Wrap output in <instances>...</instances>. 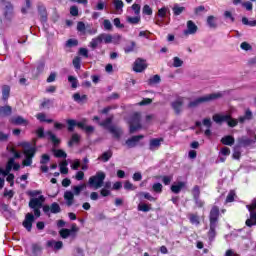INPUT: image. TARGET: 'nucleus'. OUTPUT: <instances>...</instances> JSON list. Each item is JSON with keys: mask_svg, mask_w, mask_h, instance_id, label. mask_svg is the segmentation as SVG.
Returning <instances> with one entry per match:
<instances>
[{"mask_svg": "<svg viewBox=\"0 0 256 256\" xmlns=\"http://www.w3.org/2000/svg\"><path fill=\"white\" fill-rule=\"evenodd\" d=\"M221 97H223V94L221 92L211 93L205 96L198 97L195 100L190 101L188 103V109H195V107H199L201 103H209L211 101H216V99H221Z\"/></svg>", "mask_w": 256, "mask_h": 256, "instance_id": "1", "label": "nucleus"}, {"mask_svg": "<svg viewBox=\"0 0 256 256\" xmlns=\"http://www.w3.org/2000/svg\"><path fill=\"white\" fill-rule=\"evenodd\" d=\"M36 135L38 139H45V135H46L48 141H51L54 147H58V145H61V139H59L57 135H55L51 130H48L45 133V128L40 127L36 130Z\"/></svg>", "mask_w": 256, "mask_h": 256, "instance_id": "2", "label": "nucleus"}, {"mask_svg": "<svg viewBox=\"0 0 256 256\" xmlns=\"http://www.w3.org/2000/svg\"><path fill=\"white\" fill-rule=\"evenodd\" d=\"M213 122L214 123H227L228 127H237L239 125V121L235 118H233V116H231L230 114H226V115H221V114H214L212 116Z\"/></svg>", "mask_w": 256, "mask_h": 256, "instance_id": "3", "label": "nucleus"}, {"mask_svg": "<svg viewBox=\"0 0 256 256\" xmlns=\"http://www.w3.org/2000/svg\"><path fill=\"white\" fill-rule=\"evenodd\" d=\"M43 203H45V196L40 195L38 198H31L29 201V208L34 211L36 218L41 217V209H43Z\"/></svg>", "mask_w": 256, "mask_h": 256, "instance_id": "4", "label": "nucleus"}, {"mask_svg": "<svg viewBox=\"0 0 256 256\" xmlns=\"http://www.w3.org/2000/svg\"><path fill=\"white\" fill-rule=\"evenodd\" d=\"M106 174L103 171H98L96 175L91 176L88 180L90 187H94V189H101L103 187V183H105Z\"/></svg>", "mask_w": 256, "mask_h": 256, "instance_id": "5", "label": "nucleus"}, {"mask_svg": "<svg viewBox=\"0 0 256 256\" xmlns=\"http://www.w3.org/2000/svg\"><path fill=\"white\" fill-rule=\"evenodd\" d=\"M129 133L133 134L136 131H139V129H142V125H141V113L139 112H135L131 118H130V122H129Z\"/></svg>", "mask_w": 256, "mask_h": 256, "instance_id": "6", "label": "nucleus"}, {"mask_svg": "<svg viewBox=\"0 0 256 256\" xmlns=\"http://www.w3.org/2000/svg\"><path fill=\"white\" fill-rule=\"evenodd\" d=\"M79 232V228L77 227V224H72L70 229L62 228L59 231V235L62 239H67L71 237L72 239H77V233Z\"/></svg>", "mask_w": 256, "mask_h": 256, "instance_id": "7", "label": "nucleus"}, {"mask_svg": "<svg viewBox=\"0 0 256 256\" xmlns=\"http://www.w3.org/2000/svg\"><path fill=\"white\" fill-rule=\"evenodd\" d=\"M0 5L3 9V16L5 19H11L13 16L14 7L13 4L10 1L7 0H0Z\"/></svg>", "mask_w": 256, "mask_h": 256, "instance_id": "8", "label": "nucleus"}, {"mask_svg": "<svg viewBox=\"0 0 256 256\" xmlns=\"http://www.w3.org/2000/svg\"><path fill=\"white\" fill-rule=\"evenodd\" d=\"M147 67V60L143 58H137L133 65V71H135V73H143Z\"/></svg>", "mask_w": 256, "mask_h": 256, "instance_id": "9", "label": "nucleus"}, {"mask_svg": "<svg viewBox=\"0 0 256 256\" xmlns=\"http://www.w3.org/2000/svg\"><path fill=\"white\" fill-rule=\"evenodd\" d=\"M33 223H35V215H33V213H27L22 225L29 233H31V230L33 229Z\"/></svg>", "mask_w": 256, "mask_h": 256, "instance_id": "10", "label": "nucleus"}, {"mask_svg": "<svg viewBox=\"0 0 256 256\" xmlns=\"http://www.w3.org/2000/svg\"><path fill=\"white\" fill-rule=\"evenodd\" d=\"M43 211H44L45 215H49V211H50V213L57 215V213H61V206H59V203L53 202L50 206L44 205Z\"/></svg>", "mask_w": 256, "mask_h": 256, "instance_id": "11", "label": "nucleus"}, {"mask_svg": "<svg viewBox=\"0 0 256 256\" xmlns=\"http://www.w3.org/2000/svg\"><path fill=\"white\" fill-rule=\"evenodd\" d=\"M210 225H217L219 223V208L213 206L209 214Z\"/></svg>", "mask_w": 256, "mask_h": 256, "instance_id": "12", "label": "nucleus"}, {"mask_svg": "<svg viewBox=\"0 0 256 256\" xmlns=\"http://www.w3.org/2000/svg\"><path fill=\"white\" fill-rule=\"evenodd\" d=\"M23 147L28 148L24 150V155L26 158L33 159V157H35V155L37 154V147H31V144L29 142H25L23 144Z\"/></svg>", "mask_w": 256, "mask_h": 256, "instance_id": "13", "label": "nucleus"}, {"mask_svg": "<svg viewBox=\"0 0 256 256\" xmlns=\"http://www.w3.org/2000/svg\"><path fill=\"white\" fill-rule=\"evenodd\" d=\"M253 143H255L253 139L247 138V136H242L237 139L236 148L241 149V147H250Z\"/></svg>", "mask_w": 256, "mask_h": 256, "instance_id": "14", "label": "nucleus"}, {"mask_svg": "<svg viewBox=\"0 0 256 256\" xmlns=\"http://www.w3.org/2000/svg\"><path fill=\"white\" fill-rule=\"evenodd\" d=\"M164 141H165V139L163 137L150 139L149 150L157 151V149H159V147H161V143H163Z\"/></svg>", "mask_w": 256, "mask_h": 256, "instance_id": "15", "label": "nucleus"}, {"mask_svg": "<svg viewBox=\"0 0 256 256\" xmlns=\"http://www.w3.org/2000/svg\"><path fill=\"white\" fill-rule=\"evenodd\" d=\"M145 136L144 135H135L132 136L131 138H128L126 140V145L127 147H129V149H133V147H137V143H139V141L141 139H144Z\"/></svg>", "mask_w": 256, "mask_h": 256, "instance_id": "16", "label": "nucleus"}, {"mask_svg": "<svg viewBox=\"0 0 256 256\" xmlns=\"http://www.w3.org/2000/svg\"><path fill=\"white\" fill-rule=\"evenodd\" d=\"M171 107L174 110L175 115H181V111H183V98H179L172 102Z\"/></svg>", "mask_w": 256, "mask_h": 256, "instance_id": "17", "label": "nucleus"}, {"mask_svg": "<svg viewBox=\"0 0 256 256\" xmlns=\"http://www.w3.org/2000/svg\"><path fill=\"white\" fill-rule=\"evenodd\" d=\"M38 14L40 15V21L41 23H47L48 14H47V8L43 4H39L37 6Z\"/></svg>", "mask_w": 256, "mask_h": 256, "instance_id": "18", "label": "nucleus"}, {"mask_svg": "<svg viewBox=\"0 0 256 256\" xmlns=\"http://www.w3.org/2000/svg\"><path fill=\"white\" fill-rule=\"evenodd\" d=\"M86 124H87V120L84 119V120L78 122V128L82 129V131H85V133H87V135H91V133L95 132V127L86 126Z\"/></svg>", "mask_w": 256, "mask_h": 256, "instance_id": "19", "label": "nucleus"}, {"mask_svg": "<svg viewBox=\"0 0 256 256\" xmlns=\"http://www.w3.org/2000/svg\"><path fill=\"white\" fill-rule=\"evenodd\" d=\"M46 247L54 249V251H60V249H63V241L49 240Z\"/></svg>", "mask_w": 256, "mask_h": 256, "instance_id": "20", "label": "nucleus"}, {"mask_svg": "<svg viewBox=\"0 0 256 256\" xmlns=\"http://www.w3.org/2000/svg\"><path fill=\"white\" fill-rule=\"evenodd\" d=\"M202 125L207 129L204 131V135L206 137H211V127H213V122H211V118H204L202 121Z\"/></svg>", "mask_w": 256, "mask_h": 256, "instance_id": "21", "label": "nucleus"}, {"mask_svg": "<svg viewBox=\"0 0 256 256\" xmlns=\"http://www.w3.org/2000/svg\"><path fill=\"white\" fill-rule=\"evenodd\" d=\"M186 183L183 181H179L177 182V184H174L170 187V191H172V193H175V195H179V193H181L182 189H185L186 187Z\"/></svg>", "mask_w": 256, "mask_h": 256, "instance_id": "22", "label": "nucleus"}, {"mask_svg": "<svg viewBox=\"0 0 256 256\" xmlns=\"http://www.w3.org/2000/svg\"><path fill=\"white\" fill-rule=\"evenodd\" d=\"M187 217H188L191 225H196V227L201 225V217L199 216V214H197V213H189L187 215Z\"/></svg>", "mask_w": 256, "mask_h": 256, "instance_id": "23", "label": "nucleus"}, {"mask_svg": "<svg viewBox=\"0 0 256 256\" xmlns=\"http://www.w3.org/2000/svg\"><path fill=\"white\" fill-rule=\"evenodd\" d=\"M108 131L115 139H121V135H123V130L117 126H110Z\"/></svg>", "mask_w": 256, "mask_h": 256, "instance_id": "24", "label": "nucleus"}, {"mask_svg": "<svg viewBox=\"0 0 256 256\" xmlns=\"http://www.w3.org/2000/svg\"><path fill=\"white\" fill-rule=\"evenodd\" d=\"M10 123H12V125H29V121L25 118H23V116H16L14 118H12L10 120Z\"/></svg>", "mask_w": 256, "mask_h": 256, "instance_id": "25", "label": "nucleus"}, {"mask_svg": "<svg viewBox=\"0 0 256 256\" xmlns=\"http://www.w3.org/2000/svg\"><path fill=\"white\" fill-rule=\"evenodd\" d=\"M64 199L66 201V205L68 207H71V205H73V203L75 201V194L71 191H66L64 193Z\"/></svg>", "mask_w": 256, "mask_h": 256, "instance_id": "26", "label": "nucleus"}, {"mask_svg": "<svg viewBox=\"0 0 256 256\" xmlns=\"http://www.w3.org/2000/svg\"><path fill=\"white\" fill-rule=\"evenodd\" d=\"M197 29L198 27L195 25V22H193V20H189L187 22V30L185 33H188L189 35H195V33H197Z\"/></svg>", "mask_w": 256, "mask_h": 256, "instance_id": "27", "label": "nucleus"}, {"mask_svg": "<svg viewBox=\"0 0 256 256\" xmlns=\"http://www.w3.org/2000/svg\"><path fill=\"white\" fill-rule=\"evenodd\" d=\"M11 113H13V108L11 106H0V117H9Z\"/></svg>", "mask_w": 256, "mask_h": 256, "instance_id": "28", "label": "nucleus"}, {"mask_svg": "<svg viewBox=\"0 0 256 256\" xmlns=\"http://www.w3.org/2000/svg\"><path fill=\"white\" fill-rule=\"evenodd\" d=\"M250 213V218H248L245 221L246 227H253L256 225V212L255 211H249Z\"/></svg>", "mask_w": 256, "mask_h": 256, "instance_id": "29", "label": "nucleus"}, {"mask_svg": "<svg viewBox=\"0 0 256 256\" xmlns=\"http://www.w3.org/2000/svg\"><path fill=\"white\" fill-rule=\"evenodd\" d=\"M222 145H228L229 147H232V145H235V138L232 135H227L221 138Z\"/></svg>", "mask_w": 256, "mask_h": 256, "instance_id": "30", "label": "nucleus"}, {"mask_svg": "<svg viewBox=\"0 0 256 256\" xmlns=\"http://www.w3.org/2000/svg\"><path fill=\"white\" fill-rule=\"evenodd\" d=\"M251 119H253V112H251V110H246L245 114L243 116H240L238 118V121L240 123H245L246 121H251Z\"/></svg>", "mask_w": 256, "mask_h": 256, "instance_id": "31", "label": "nucleus"}, {"mask_svg": "<svg viewBox=\"0 0 256 256\" xmlns=\"http://www.w3.org/2000/svg\"><path fill=\"white\" fill-rule=\"evenodd\" d=\"M217 237V225L210 224V229L208 231V239L209 241H213Z\"/></svg>", "mask_w": 256, "mask_h": 256, "instance_id": "32", "label": "nucleus"}, {"mask_svg": "<svg viewBox=\"0 0 256 256\" xmlns=\"http://www.w3.org/2000/svg\"><path fill=\"white\" fill-rule=\"evenodd\" d=\"M81 142V136L79 134H72L70 140L68 141V147H73L74 144H78Z\"/></svg>", "mask_w": 256, "mask_h": 256, "instance_id": "33", "label": "nucleus"}, {"mask_svg": "<svg viewBox=\"0 0 256 256\" xmlns=\"http://www.w3.org/2000/svg\"><path fill=\"white\" fill-rule=\"evenodd\" d=\"M43 253V246L39 243L32 244V254L35 256L41 255Z\"/></svg>", "mask_w": 256, "mask_h": 256, "instance_id": "34", "label": "nucleus"}, {"mask_svg": "<svg viewBox=\"0 0 256 256\" xmlns=\"http://www.w3.org/2000/svg\"><path fill=\"white\" fill-rule=\"evenodd\" d=\"M111 123H113V116H110L104 121L99 122V125L100 127H103L104 129H107V131H109V129L111 128Z\"/></svg>", "mask_w": 256, "mask_h": 256, "instance_id": "35", "label": "nucleus"}, {"mask_svg": "<svg viewBox=\"0 0 256 256\" xmlns=\"http://www.w3.org/2000/svg\"><path fill=\"white\" fill-rule=\"evenodd\" d=\"M159 83H161V76L159 74L150 77L147 81V84L150 86L159 85Z\"/></svg>", "mask_w": 256, "mask_h": 256, "instance_id": "36", "label": "nucleus"}, {"mask_svg": "<svg viewBox=\"0 0 256 256\" xmlns=\"http://www.w3.org/2000/svg\"><path fill=\"white\" fill-rule=\"evenodd\" d=\"M66 123L68 125L69 133H73V131H75V127H79V122L75 121L74 119H68Z\"/></svg>", "mask_w": 256, "mask_h": 256, "instance_id": "37", "label": "nucleus"}, {"mask_svg": "<svg viewBox=\"0 0 256 256\" xmlns=\"http://www.w3.org/2000/svg\"><path fill=\"white\" fill-rule=\"evenodd\" d=\"M111 157H113V151L108 150V151L104 152L100 157H98V159L100 161H103V163H107V161H109V159H111Z\"/></svg>", "mask_w": 256, "mask_h": 256, "instance_id": "38", "label": "nucleus"}, {"mask_svg": "<svg viewBox=\"0 0 256 256\" xmlns=\"http://www.w3.org/2000/svg\"><path fill=\"white\" fill-rule=\"evenodd\" d=\"M207 25L210 29H217V19L211 15L207 17Z\"/></svg>", "mask_w": 256, "mask_h": 256, "instance_id": "39", "label": "nucleus"}, {"mask_svg": "<svg viewBox=\"0 0 256 256\" xmlns=\"http://www.w3.org/2000/svg\"><path fill=\"white\" fill-rule=\"evenodd\" d=\"M11 94V87L8 85H4L2 88V99L3 101H7L9 99V95Z\"/></svg>", "mask_w": 256, "mask_h": 256, "instance_id": "40", "label": "nucleus"}, {"mask_svg": "<svg viewBox=\"0 0 256 256\" xmlns=\"http://www.w3.org/2000/svg\"><path fill=\"white\" fill-rule=\"evenodd\" d=\"M36 119H38L40 123H53V119H47V115H45V113L36 114Z\"/></svg>", "mask_w": 256, "mask_h": 256, "instance_id": "41", "label": "nucleus"}, {"mask_svg": "<svg viewBox=\"0 0 256 256\" xmlns=\"http://www.w3.org/2000/svg\"><path fill=\"white\" fill-rule=\"evenodd\" d=\"M101 43H103V41L101 40V36H100V34H99L96 38H93V39L91 40V42H90V47H91L92 49H97V47H98L99 45H101Z\"/></svg>", "mask_w": 256, "mask_h": 256, "instance_id": "42", "label": "nucleus"}, {"mask_svg": "<svg viewBox=\"0 0 256 256\" xmlns=\"http://www.w3.org/2000/svg\"><path fill=\"white\" fill-rule=\"evenodd\" d=\"M126 20L127 23H130V25H139V23H141V16H128Z\"/></svg>", "mask_w": 256, "mask_h": 256, "instance_id": "43", "label": "nucleus"}, {"mask_svg": "<svg viewBox=\"0 0 256 256\" xmlns=\"http://www.w3.org/2000/svg\"><path fill=\"white\" fill-rule=\"evenodd\" d=\"M192 197H193V199L201 198V188L199 187V185H195L192 188Z\"/></svg>", "mask_w": 256, "mask_h": 256, "instance_id": "44", "label": "nucleus"}, {"mask_svg": "<svg viewBox=\"0 0 256 256\" xmlns=\"http://www.w3.org/2000/svg\"><path fill=\"white\" fill-rule=\"evenodd\" d=\"M73 99H74V101H76V103H83L84 101H87V95L83 94L81 96V94L75 93L73 95Z\"/></svg>", "mask_w": 256, "mask_h": 256, "instance_id": "45", "label": "nucleus"}, {"mask_svg": "<svg viewBox=\"0 0 256 256\" xmlns=\"http://www.w3.org/2000/svg\"><path fill=\"white\" fill-rule=\"evenodd\" d=\"M67 165H69V163H67V160H64L60 163V173L62 175H67V173H69V168H67Z\"/></svg>", "mask_w": 256, "mask_h": 256, "instance_id": "46", "label": "nucleus"}, {"mask_svg": "<svg viewBox=\"0 0 256 256\" xmlns=\"http://www.w3.org/2000/svg\"><path fill=\"white\" fill-rule=\"evenodd\" d=\"M11 161L6 163L5 170L3 168H0V175H3V177H7L9 173H11Z\"/></svg>", "mask_w": 256, "mask_h": 256, "instance_id": "47", "label": "nucleus"}, {"mask_svg": "<svg viewBox=\"0 0 256 256\" xmlns=\"http://www.w3.org/2000/svg\"><path fill=\"white\" fill-rule=\"evenodd\" d=\"M100 38L106 44L113 43V36L111 34L102 33L100 34Z\"/></svg>", "mask_w": 256, "mask_h": 256, "instance_id": "48", "label": "nucleus"}, {"mask_svg": "<svg viewBox=\"0 0 256 256\" xmlns=\"http://www.w3.org/2000/svg\"><path fill=\"white\" fill-rule=\"evenodd\" d=\"M72 65L76 69V71H79L81 69V57H74V59L72 60Z\"/></svg>", "mask_w": 256, "mask_h": 256, "instance_id": "49", "label": "nucleus"}, {"mask_svg": "<svg viewBox=\"0 0 256 256\" xmlns=\"http://www.w3.org/2000/svg\"><path fill=\"white\" fill-rule=\"evenodd\" d=\"M45 71V62L40 61L36 67V77H39Z\"/></svg>", "mask_w": 256, "mask_h": 256, "instance_id": "50", "label": "nucleus"}, {"mask_svg": "<svg viewBox=\"0 0 256 256\" xmlns=\"http://www.w3.org/2000/svg\"><path fill=\"white\" fill-rule=\"evenodd\" d=\"M8 163H11L10 171L11 169H13L14 171H19V169H21V165L19 163H15V158H9Z\"/></svg>", "mask_w": 256, "mask_h": 256, "instance_id": "51", "label": "nucleus"}, {"mask_svg": "<svg viewBox=\"0 0 256 256\" xmlns=\"http://www.w3.org/2000/svg\"><path fill=\"white\" fill-rule=\"evenodd\" d=\"M54 157H57L58 159H66L67 153L61 149L54 150Z\"/></svg>", "mask_w": 256, "mask_h": 256, "instance_id": "52", "label": "nucleus"}, {"mask_svg": "<svg viewBox=\"0 0 256 256\" xmlns=\"http://www.w3.org/2000/svg\"><path fill=\"white\" fill-rule=\"evenodd\" d=\"M152 191L154 193H163V184L157 182L152 185Z\"/></svg>", "mask_w": 256, "mask_h": 256, "instance_id": "53", "label": "nucleus"}, {"mask_svg": "<svg viewBox=\"0 0 256 256\" xmlns=\"http://www.w3.org/2000/svg\"><path fill=\"white\" fill-rule=\"evenodd\" d=\"M160 178L162 179V183L164 185H171V181H173V175H164V176H160Z\"/></svg>", "mask_w": 256, "mask_h": 256, "instance_id": "54", "label": "nucleus"}, {"mask_svg": "<svg viewBox=\"0 0 256 256\" xmlns=\"http://www.w3.org/2000/svg\"><path fill=\"white\" fill-rule=\"evenodd\" d=\"M235 197H236L235 190H230L225 200L226 203H233V201H235Z\"/></svg>", "mask_w": 256, "mask_h": 256, "instance_id": "55", "label": "nucleus"}, {"mask_svg": "<svg viewBox=\"0 0 256 256\" xmlns=\"http://www.w3.org/2000/svg\"><path fill=\"white\" fill-rule=\"evenodd\" d=\"M138 211H143V213H149L151 211V206L149 204H139L138 205Z\"/></svg>", "mask_w": 256, "mask_h": 256, "instance_id": "56", "label": "nucleus"}, {"mask_svg": "<svg viewBox=\"0 0 256 256\" xmlns=\"http://www.w3.org/2000/svg\"><path fill=\"white\" fill-rule=\"evenodd\" d=\"M172 11L174 13V15L177 17L179 15H181V13H183V11H185V7H179L178 5H175L173 8H172Z\"/></svg>", "mask_w": 256, "mask_h": 256, "instance_id": "57", "label": "nucleus"}, {"mask_svg": "<svg viewBox=\"0 0 256 256\" xmlns=\"http://www.w3.org/2000/svg\"><path fill=\"white\" fill-rule=\"evenodd\" d=\"M68 81L71 83L72 89H77V84L79 81L75 78V76H68Z\"/></svg>", "mask_w": 256, "mask_h": 256, "instance_id": "58", "label": "nucleus"}, {"mask_svg": "<svg viewBox=\"0 0 256 256\" xmlns=\"http://www.w3.org/2000/svg\"><path fill=\"white\" fill-rule=\"evenodd\" d=\"M141 197H144V199H147V201H157V198L153 197L149 192H142Z\"/></svg>", "mask_w": 256, "mask_h": 256, "instance_id": "59", "label": "nucleus"}, {"mask_svg": "<svg viewBox=\"0 0 256 256\" xmlns=\"http://www.w3.org/2000/svg\"><path fill=\"white\" fill-rule=\"evenodd\" d=\"M84 189H85V184L74 186L73 187L74 195H81V191H83Z\"/></svg>", "mask_w": 256, "mask_h": 256, "instance_id": "60", "label": "nucleus"}, {"mask_svg": "<svg viewBox=\"0 0 256 256\" xmlns=\"http://www.w3.org/2000/svg\"><path fill=\"white\" fill-rule=\"evenodd\" d=\"M79 45V41L77 39H68L66 42V47H77Z\"/></svg>", "mask_w": 256, "mask_h": 256, "instance_id": "61", "label": "nucleus"}, {"mask_svg": "<svg viewBox=\"0 0 256 256\" xmlns=\"http://www.w3.org/2000/svg\"><path fill=\"white\" fill-rule=\"evenodd\" d=\"M136 46L137 44L135 43V41H132L130 46H126L124 48L125 53H133V51H135Z\"/></svg>", "mask_w": 256, "mask_h": 256, "instance_id": "62", "label": "nucleus"}, {"mask_svg": "<svg viewBox=\"0 0 256 256\" xmlns=\"http://www.w3.org/2000/svg\"><path fill=\"white\" fill-rule=\"evenodd\" d=\"M87 29V26H85V23L84 22H78L77 23V31H79L80 33H85Z\"/></svg>", "mask_w": 256, "mask_h": 256, "instance_id": "63", "label": "nucleus"}, {"mask_svg": "<svg viewBox=\"0 0 256 256\" xmlns=\"http://www.w3.org/2000/svg\"><path fill=\"white\" fill-rule=\"evenodd\" d=\"M113 3H114V7H115L116 11L123 9V7H124V4L121 0H114Z\"/></svg>", "mask_w": 256, "mask_h": 256, "instance_id": "64", "label": "nucleus"}]
</instances>
